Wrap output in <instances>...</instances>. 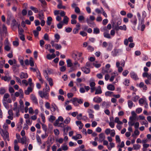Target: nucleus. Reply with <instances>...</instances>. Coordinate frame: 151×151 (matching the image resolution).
<instances>
[{
  "label": "nucleus",
  "instance_id": "nucleus-1",
  "mask_svg": "<svg viewBox=\"0 0 151 151\" xmlns=\"http://www.w3.org/2000/svg\"><path fill=\"white\" fill-rule=\"evenodd\" d=\"M45 90H46L45 88H44L43 89V91H39L38 93L40 96L42 98H45L46 99H48V93H47L46 91H44Z\"/></svg>",
  "mask_w": 151,
  "mask_h": 151
},
{
  "label": "nucleus",
  "instance_id": "nucleus-2",
  "mask_svg": "<svg viewBox=\"0 0 151 151\" xmlns=\"http://www.w3.org/2000/svg\"><path fill=\"white\" fill-rule=\"evenodd\" d=\"M115 29L116 31H118L119 29L125 31L127 29V27L125 25H124L123 26H115Z\"/></svg>",
  "mask_w": 151,
  "mask_h": 151
},
{
  "label": "nucleus",
  "instance_id": "nucleus-3",
  "mask_svg": "<svg viewBox=\"0 0 151 151\" xmlns=\"http://www.w3.org/2000/svg\"><path fill=\"white\" fill-rule=\"evenodd\" d=\"M133 42V38L132 37H130L128 38V39H126L124 40V44L126 46H127L128 44V42Z\"/></svg>",
  "mask_w": 151,
  "mask_h": 151
},
{
  "label": "nucleus",
  "instance_id": "nucleus-4",
  "mask_svg": "<svg viewBox=\"0 0 151 151\" xmlns=\"http://www.w3.org/2000/svg\"><path fill=\"white\" fill-rule=\"evenodd\" d=\"M31 99L32 102L35 104H38L37 100L35 95L33 94H31Z\"/></svg>",
  "mask_w": 151,
  "mask_h": 151
},
{
  "label": "nucleus",
  "instance_id": "nucleus-5",
  "mask_svg": "<svg viewBox=\"0 0 151 151\" xmlns=\"http://www.w3.org/2000/svg\"><path fill=\"white\" fill-rule=\"evenodd\" d=\"M142 76L144 78L146 77L148 80H151V74L147 72H144L143 73Z\"/></svg>",
  "mask_w": 151,
  "mask_h": 151
},
{
  "label": "nucleus",
  "instance_id": "nucleus-6",
  "mask_svg": "<svg viewBox=\"0 0 151 151\" xmlns=\"http://www.w3.org/2000/svg\"><path fill=\"white\" fill-rule=\"evenodd\" d=\"M1 132L3 133V134H1V136H3V135H4L5 136V138L9 136V134L7 131H4L2 129L0 128V133L1 134Z\"/></svg>",
  "mask_w": 151,
  "mask_h": 151
},
{
  "label": "nucleus",
  "instance_id": "nucleus-7",
  "mask_svg": "<svg viewBox=\"0 0 151 151\" xmlns=\"http://www.w3.org/2000/svg\"><path fill=\"white\" fill-rule=\"evenodd\" d=\"M137 18L135 16H134V17L130 20L131 22L134 26H136L137 24Z\"/></svg>",
  "mask_w": 151,
  "mask_h": 151
},
{
  "label": "nucleus",
  "instance_id": "nucleus-8",
  "mask_svg": "<svg viewBox=\"0 0 151 151\" xmlns=\"http://www.w3.org/2000/svg\"><path fill=\"white\" fill-rule=\"evenodd\" d=\"M82 70L86 74L89 73L90 72V70L89 68H86L85 67H83L81 68Z\"/></svg>",
  "mask_w": 151,
  "mask_h": 151
},
{
  "label": "nucleus",
  "instance_id": "nucleus-9",
  "mask_svg": "<svg viewBox=\"0 0 151 151\" xmlns=\"http://www.w3.org/2000/svg\"><path fill=\"white\" fill-rule=\"evenodd\" d=\"M131 77L133 79L136 80L139 78L136 73L134 72H132L130 73Z\"/></svg>",
  "mask_w": 151,
  "mask_h": 151
},
{
  "label": "nucleus",
  "instance_id": "nucleus-10",
  "mask_svg": "<svg viewBox=\"0 0 151 151\" xmlns=\"http://www.w3.org/2000/svg\"><path fill=\"white\" fill-rule=\"evenodd\" d=\"M20 77L21 78H27L28 77V75L27 73L21 72L20 74Z\"/></svg>",
  "mask_w": 151,
  "mask_h": 151
},
{
  "label": "nucleus",
  "instance_id": "nucleus-11",
  "mask_svg": "<svg viewBox=\"0 0 151 151\" xmlns=\"http://www.w3.org/2000/svg\"><path fill=\"white\" fill-rule=\"evenodd\" d=\"M32 89L31 87H28L27 89L24 91V93L26 95H28L32 91Z\"/></svg>",
  "mask_w": 151,
  "mask_h": 151
},
{
  "label": "nucleus",
  "instance_id": "nucleus-12",
  "mask_svg": "<svg viewBox=\"0 0 151 151\" xmlns=\"http://www.w3.org/2000/svg\"><path fill=\"white\" fill-rule=\"evenodd\" d=\"M52 108H53V111H59V109L58 106L56 105V104L54 103H52L51 104ZM51 111H52V110H51Z\"/></svg>",
  "mask_w": 151,
  "mask_h": 151
},
{
  "label": "nucleus",
  "instance_id": "nucleus-13",
  "mask_svg": "<svg viewBox=\"0 0 151 151\" xmlns=\"http://www.w3.org/2000/svg\"><path fill=\"white\" fill-rule=\"evenodd\" d=\"M102 91L101 90V87L99 86L98 87V88L96 90L95 94H98L101 93Z\"/></svg>",
  "mask_w": 151,
  "mask_h": 151
},
{
  "label": "nucleus",
  "instance_id": "nucleus-14",
  "mask_svg": "<svg viewBox=\"0 0 151 151\" xmlns=\"http://www.w3.org/2000/svg\"><path fill=\"white\" fill-rule=\"evenodd\" d=\"M70 101H72L73 104L75 106H79V104H78L77 102V98H73V100H71Z\"/></svg>",
  "mask_w": 151,
  "mask_h": 151
},
{
  "label": "nucleus",
  "instance_id": "nucleus-15",
  "mask_svg": "<svg viewBox=\"0 0 151 151\" xmlns=\"http://www.w3.org/2000/svg\"><path fill=\"white\" fill-rule=\"evenodd\" d=\"M93 101L96 103H100L102 101V99L100 97H95L93 99Z\"/></svg>",
  "mask_w": 151,
  "mask_h": 151
},
{
  "label": "nucleus",
  "instance_id": "nucleus-16",
  "mask_svg": "<svg viewBox=\"0 0 151 151\" xmlns=\"http://www.w3.org/2000/svg\"><path fill=\"white\" fill-rule=\"evenodd\" d=\"M52 21V19L51 17H49L47 18L46 23L48 25L50 26Z\"/></svg>",
  "mask_w": 151,
  "mask_h": 151
},
{
  "label": "nucleus",
  "instance_id": "nucleus-17",
  "mask_svg": "<svg viewBox=\"0 0 151 151\" xmlns=\"http://www.w3.org/2000/svg\"><path fill=\"white\" fill-rule=\"evenodd\" d=\"M99 140L101 142L104 141L105 138V136L103 133H101L99 134Z\"/></svg>",
  "mask_w": 151,
  "mask_h": 151
},
{
  "label": "nucleus",
  "instance_id": "nucleus-18",
  "mask_svg": "<svg viewBox=\"0 0 151 151\" xmlns=\"http://www.w3.org/2000/svg\"><path fill=\"white\" fill-rule=\"evenodd\" d=\"M82 138V135L79 134H77L76 136H73L72 137L73 139L76 140H77L78 139H81Z\"/></svg>",
  "mask_w": 151,
  "mask_h": 151
},
{
  "label": "nucleus",
  "instance_id": "nucleus-19",
  "mask_svg": "<svg viewBox=\"0 0 151 151\" xmlns=\"http://www.w3.org/2000/svg\"><path fill=\"white\" fill-rule=\"evenodd\" d=\"M107 88L108 90L110 91H114L115 89L114 86L112 84H109L107 86Z\"/></svg>",
  "mask_w": 151,
  "mask_h": 151
},
{
  "label": "nucleus",
  "instance_id": "nucleus-20",
  "mask_svg": "<svg viewBox=\"0 0 151 151\" xmlns=\"http://www.w3.org/2000/svg\"><path fill=\"white\" fill-rule=\"evenodd\" d=\"M89 113V117L90 118H94V115L92 114L93 112V111L91 109H89L88 111Z\"/></svg>",
  "mask_w": 151,
  "mask_h": 151
},
{
  "label": "nucleus",
  "instance_id": "nucleus-21",
  "mask_svg": "<svg viewBox=\"0 0 151 151\" xmlns=\"http://www.w3.org/2000/svg\"><path fill=\"white\" fill-rule=\"evenodd\" d=\"M76 123L78 125H79V129H81L82 128L83 125L81 121H76Z\"/></svg>",
  "mask_w": 151,
  "mask_h": 151
},
{
  "label": "nucleus",
  "instance_id": "nucleus-22",
  "mask_svg": "<svg viewBox=\"0 0 151 151\" xmlns=\"http://www.w3.org/2000/svg\"><path fill=\"white\" fill-rule=\"evenodd\" d=\"M67 66L68 67H71L73 66V64L71 62V60L70 59L67 60Z\"/></svg>",
  "mask_w": 151,
  "mask_h": 151
},
{
  "label": "nucleus",
  "instance_id": "nucleus-23",
  "mask_svg": "<svg viewBox=\"0 0 151 151\" xmlns=\"http://www.w3.org/2000/svg\"><path fill=\"white\" fill-rule=\"evenodd\" d=\"M47 80L49 82V83L50 86H52L53 85V81L52 79L51 78L47 77Z\"/></svg>",
  "mask_w": 151,
  "mask_h": 151
},
{
  "label": "nucleus",
  "instance_id": "nucleus-24",
  "mask_svg": "<svg viewBox=\"0 0 151 151\" xmlns=\"http://www.w3.org/2000/svg\"><path fill=\"white\" fill-rule=\"evenodd\" d=\"M24 58L22 56L19 57L18 59L19 60L20 64L22 66H23L24 65Z\"/></svg>",
  "mask_w": 151,
  "mask_h": 151
},
{
  "label": "nucleus",
  "instance_id": "nucleus-25",
  "mask_svg": "<svg viewBox=\"0 0 151 151\" xmlns=\"http://www.w3.org/2000/svg\"><path fill=\"white\" fill-rule=\"evenodd\" d=\"M57 8L59 9H65L66 7L65 6L62 5V2L58 4L57 5Z\"/></svg>",
  "mask_w": 151,
  "mask_h": 151
},
{
  "label": "nucleus",
  "instance_id": "nucleus-26",
  "mask_svg": "<svg viewBox=\"0 0 151 151\" xmlns=\"http://www.w3.org/2000/svg\"><path fill=\"white\" fill-rule=\"evenodd\" d=\"M26 137L25 136H24L21 138L20 142L22 144H24L26 142Z\"/></svg>",
  "mask_w": 151,
  "mask_h": 151
},
{
  "label": "nucleus",
  "instance_id": "nucleus-27",
  "mask_svg": "<svg viewBox=\"0 0 151 151\" xmlns=\"http://www.w3.org/2000/svg\"><path fill=\"white\" fill-rule=\"evenodd\" d=\"M30 9L35 13H37L38 12V9L34 6H31L30 7Z\"/></svg>",
  "mask_w": 151,
  "mask_h": 151
},
{
  "label": "nucleus",
  "instance_id": "nucleus-28",
  "mask_svg": "<svg viewBox=\"0 0 151 151\" xmlns=\"http://www.w3.org/2000/svg\"><path fill=\"white\" fill-rule=\"evenodd\" d=\"M78 52H74L72 54V58L74 59L75 60H76L77 57L78 56Z\"/></svg>",
  "mask_w": 151,
  "mask_h": 151
},
{
  "label": "nucleus",
  "instance_id": "nucleus-29",
  "mask_svg": "<svg viewBox=\"0 0 151 151\" xmlns=\"http://www.w3.org/2000/svg\"><path fill=\"white\" fill-rule=\"evenodd\" d=\"M17 40L13 41V44L14 46L16 47H17L19 45V43L18 41L19 40L17 38H16Z\"/></svg>",
  "mask_w": 151,
  "mask_h": 151
},
{
  "label": "nucleus",
  "instance_id": "nucleus-30",
  "mask_svg": "<svg viewBox=\"0 0 151 151\" xmlns=\"http://www.w3.org/2000/svg\"><path fill=\"white\" fill-rule=\"evenodd\" d=\"M55 42H58L59 41V40L60 38V35L58 33L56 34L55 35Z\"/></svg>",
  "mask_w": 151,
  "mask_h": 151
},
{
  "label": "nucleus",
  "instance_id": "nucleus-31",
  "mask_svg": "<svg viewBox=\"0 0 151 151\" xmlns=\"http://www.w3.org/2000/svg\"><path fill=\"white\" fill-rule=\"evenodd\" d=\"M2 80H4L5 81H9L11 79L10 77H7L6 76H5L4 77L2 76L1 78Z\"/></svg>",
  "mask_w": 151,
  "mask_h": 151
},
{
  "label": "nucleus",
  "instance_id": "nucleus-32",
  "mask_svg": "<svg viewBox=\"0 0 151 151\" xmlns=\"http://www.w3.org/2000/svg\"><path fill=\"white\" fill-rule=\"evenodd\" d=\"M114 122H115L117 123L118 124H123L122 122L119 120V119L118 117H116L115 118Z\"/></svg>",
  "mask_w": 151,
  "mask_h": 151
},
{
  "label": "nucleus",
  "instance_id": "nucleus-33",
  "mask_svg": "<svg viewBox=\"0 0 151 151\" xmlns=\"http://www.w3.org/2000/svg\"><path fill=\"white\" fill-rule=\"evenodd\" d=\"M10 96L9 95L8 93H5L3 97V101H6L7 99L9 98Z\"/></svg>",
  "mask_w": 151,
  "mask_h": 151
},
{
  "label": "nucleus",
  "instance_id": "nucleus-34",
  "mask_svg": "<svg viewBox=\"0 0 151 151\" xmlns=\"http://www.w3.org/2000/svg\"><path fill=\"white\" fill-rule=\"evenodd\" d=\"M128 107L130 109H131L133 106V103L131 100H128Z\"/></svg>",
  "mask_w": 151,
  "mask_h": 151
},
{
  "label": "nucleus",
  "instance_id": "nucleus-35",
  "mask_svg": "<svg viewBox=\"0 0 151 151\" xmlns=\"http://www.w3.org/2000/svg\"><path fill=\"white\" fill-rule=\"evenodd\" d=\"M140 145L138 144H134L133 145V148L134 150H138L140 148Z\"/></svg>",
  "mask_w": 151,
  "mask_h": 151
},
{
  "label": "nucleus",
  "instance_id": "nucleus-36",
  "mask_svg": "<svg viewBox=\"0 0 151 151\" xmlns=\"http://www.w3.org/2000/svg\"><path fill=\"white\" fill-rule=\"evenodd\" d=\"M68 19L69 18L67 16H64L63 19V22L65 24H67Z\"/></svg>",
  "mask_w": 151,
  "mask_h": 151
},
{
  "label": "nucleus",
  "instance_id": "nucleus-37",
  "mask_svg": "<svg viewBox=\"0 0 151 151\" xmlns=\"http://www.w3.org/2000/svg\"><path fill=\"white\" fill-rule=\"evenodd\" d=\"M114 93L113 92L107 91L105 93V95L106 96H111Z\"/></svg>",
  "mask_w": 151,
  "mask_h": 151
},
{
  "label": "nucleus",
  "instance_id": "nucleus-38",
  "mask_svg": "<svg viewBox=\"0 0 151 151\" xmlns=\"http://www.w3.org/2000/svg\"><path fill=\"white\" fill-rule=\"evenodd\" d=\"M100 32V30L99 28H94L93 30V33L95 34H98Z\"/></svg>",
  "mask_w": 151,
  "mask_h": 151
},
{
  "label": "nucleus",
  "instance_id": "nucleus-39",
  "mask_svg": "<svg viewBox=\"0 0 151 151\" xmlns=\"http://www.w3.org/2000/svg\"><path fill=\"white\" fill-rule=\"evenodd\" d=\"M18 29L19 34V35L23 34L22 33L24 32V30L22 28H20L19 26L18 27Z\"/></svg>",
  "mask_w": 151,
  "mask_h": 151
},
{
  "label": "nucleus",
  "instance_id": "nucleus-40",
  "mask_svg": "<svg viewBox=\"0 0 151 151\" xmlns=\"http://www.w3.org/2000/svg\"><path fill=\"white\" fill-rule=\"evenodd\" d=\"M70 118L69 117H67L66 119H65L64 121V123L66 124H68L70 122Z\"/></svg>",
  "mask_w": 151,
  "mask_h": 151
},
{
  "label": "nucleus",
  "instance_id": "nucleus-41",
  "mask_svg": "<svg viewBox=\"0 0 151 151\" xmlns=\"http://www.w3.org/2000/svg\"><path fill=\"white\" fill-rule=\"evenodd\" d=\"M80 29V28H75L73 29V33L76 34L78 32V31Z\"/></svg>",
  "mask_w": 151,
  "mask_h": 151
},
{
  "label": "nucleus",
  "instance_id": "nucleus-42",
  "mask_svg": "<svg viewBox=\"0 0 151 151\" xmlns=\"http://www.w3.org/2000/svg\"><path fill=\"white\" fill-rule=\"evenodd\" d=\"M56 118L55 116L53 115H51L50 116V118H49V120L50 122H52Z\"/></svg>",
  "mask_w": 151,
  "mask_h": 151
},
{
  "label": "nucleus",
  "instance_id": "nucleus-43",
  "mask_svg": "<svg viewBox=\"0 0 151 151\" xmlns=\"http://www.w3.org/2000/svg\"><path fill=\"white\" fill-rule=\"evenodd\" d=\"M36 139L37 141V142L40 144H41L42 143L41 140V139L40 137V136L37 135L36 136Z\"/></svg>",
  "mask_w": 151,
  "mask_h": 151
},
{
  "label": "nucleus",
  "instance_id": "nucleus-44",
  "mask_svg": "<svg viewBox=\"0 0 151 151\" xmlns=\"http://www.w3.org/2000/svg\"><path fill=\"white\" fill-rule=\"evenodd\" d=\"M6 101H3V103L5 107L8 109L9 108V104Z\"/></svg>",
  "mask_w": 151,
  "mask_h": 151
},
{
  "label": "nucleus",
  "instance_id": "nucleus-45",
  "mask_svg": "<svg viewBox=\"0 0 151 151\" xmlns=\"http://www.w3.org/2000/svg\"><path fill=\"white\" fill-rule=\"evenodd\" d=\"M62 149L63 150L66 151L68 149V147L67 145H66L65 144H63V146L62 147Z\"/></svg>",
  "mask_w": 151,
  "mask_h": 151
},
{
  "label": "nucleus",
  "instance_id": "nucleus-46",
  "mask_svg": "<svg viewBox=\"0 0 151 151\" xmlns=\"http://www.w3.org/2000/svg\"><path fill=\"white\" fill-rule=\"evenodd\" d=\"M55 48L57 50L60 49L62 48V46L60 45H58L57 43H56Z\"/></svg>",
  "mask_w": 151,
  "mask_h": 151
},
{
  "label": "nucleus",
  "instance_id": "nucleus-47",
  "mask_svg": "<svg viewBox=\"0 0 151 151\" xmlns=\"http://www.w3.org/2000/svg\"><path fill=\"white\" fill-rule=\"evenodd\" d=\"M6 92L5 90L3 88H1L0 89V94L1 95L4 94Z\"/></svg>",
  "mask_w": 151,
  "mask_h": 151
},
{
  "label": "nucleus",
  "instance_id": "nucleus-48",
  "mask_svg": "<svg viewBox=\"0 0 151 151\" xmlns=\"http://www.w3.org/2000/svg\"><path fill=\"white\" fill-rule=\"evenodd\" d=\"M42 128L43 129V130L44 131H45V132H46V131H47V126L45 124H42Z\"/></svg>",
  "mask_w": 151,
  "mask_h": 151
},
{
  "label": "nucleus",
  "instance_id": "nucleus-49",
  "mask_svg": "<svg viewBox=\"0 0 151 151\" xmlns=\"http://www.w3.org/2000/svg\"><path fill=\"white\" fill-rule=\"evenodd\" d=\"M86 21L88 25L89 26L91 27L92 25V23L91 20H90L89 19L87 18L86 19Z\"/></svg>",
  "mask_w": 151,
  "mask_h": 151
},
{
  "label": "nucleus",
  "instance_id": "nucleus-50",
  "mask_svg": "<svg viewBox=\"0 0 151 151\" xmlns=\"http://www.w3.org/2000/svg\"><path fill=\"white\" fill-rule=\"evenodd\" d=\"M116 140L117 142L120 143L121 142V140L119 136L118 135L116 136Z\"/></svg>",
  "mask_w": 151,
  "mask_h": 151
},
{
  "label": "nucleus",
  "instance_id": "nucleus-51",
  "mask_svg": "<svg viewBox=\"0 0 151 151\" xmlns=\"http://www.w3.org/2000/svg\"><path fill=\"white\" fill-rule=\"evenodd\" d=\"M80 34L83 37H85L87 35V33L84 31H81L80 32Z\"/></svg>",
  "mask_w": 151,
  "mask_h": 151
},
{
  "label": "nucleus",
  "instance_id": "nucleus-52",
  "mask_svg": "<svg viewBox=\"0 0 151 151\" xmlns=\"http://www.w3.org/2000/svg\"><path fill=\"white\" fill-rule=\"evenodd\" d=\"M84 19V17L83 15H80L78 17V19L79 22H81Z\"/></svg>",
  "mask_w": 151,
  "mask_h": 151
},
{
  "label": "nucleus",
  "instance_id": "nucleus-53",
  "mask_svg": "<svg viewBox=\"0 0 151 151\" xmlns=\"http://www.w3.org/2000/svg\"><path fill=\"white\" fill-rule=\"evenodd\" d=\"M29 64L32 67L34 66V62L32 58H30L29 60Z\"/></svg>",
  "mask_w": 151,
  "mask_h": 151
},
{
  "label": "nucleus",
  "instance_id": "nucleus-54",
  "mask_svg": "<svg viewBox=\"0 0 151 151\" xmlns=\"http://www.w3.org/2000/svg\"><path fill=\"white\" fill-rule=\"evenodd\" d=\"M39 19L40 20L43 19H44V14L43 13H39L38 14Z\"/></svg>",
  "mask_w": 151,
  "mask_h": 151
},
{
  "label": "nucleus",
  "instance_id": "nucleus-55",
  "mask_svg": "<svg viewBox=\"0 0 151 151\" xmlns=\"http://www.w3.org/2000/svg\"><path fill=\"white\" fill-rule=\"evenodd\" d=\"M63 25V24L62 23V22H60L59 23L57 24V27L58 29H61Z\"/></svg>",
  "mask_w": 151,
  "mask_h": 151
},
{
  "label": "nucleus",
  "instance_id": "nucleus-56",
  "mask_svg": "<svg viewBox=\"0 0 151 151\" xmlns=\"http://www.w3.org/2000/svg\"><path fill=\"white\" fill-rule=\"evenodd\" d=\"M104 37L107 38H110L111 37L109 34L107 33H104Z\"/></svg>",
  "mask_w": 151,
  "mask_h": 151
},
{
  "label": "nucleus",
  "instance_id": "nucleus-57",
  "mask_svg": "<svg viewBox=\"0 0 151 151\" xmlns=\"http://www.w3.org/2000/svg\"><path fill=\"white\" fill-rule=\"evenodd\" d=\"M33 33L35 37H38L39 35V32L36 30L33 31Z\"/></svg>",
  "mask_w": 151,
  "mask_h": 151
},
{
  "label": "nucleus",
  "instance_id": "nucleus-58",
  "mask_svg": "<svg viewBox=\"0 0 151 151\" xmlns=\"http://www.w3.org/2000/svg\"><path fill=\"white\" fill-rule=\"evenodd\" d=\"M129 83V80H127V79H125L124 80V81L123 83L126 86H128Z\"/></svg>",
  "mask_w": 151,
  "mask_h": 151
},
{
  "label": "nucleus",
  "instance_id": "nucleus-59",
  "mask_svg": "<svg viewBox=\"0 0 151 151\" xmlns=\"http://www.w3.org/2000/svg\"><path fill=\"white\" fill-rule=\"evenodd\" d=\"M75 12L77 14H80V10L78 7H75Z\"/></svg>",
  "mask_w": 151,
  "mask_h": 151
},
{
  "label": "nucleus",
  "instance_id": "nucleus-60",
  "mask_svg": "<svg viewBox=\"0 0 151 151\" xmlns=\"http://www.w3.org/2000/svg\"><path fill=\"white\" fill-rule=\"evenodd\" d=\"M93 65L95 66L96 68H98L100 67L101 65V64L100 63H93Z\"/></svg>",
  "mask_w": 151,
  "mask_h": 151
},
{
  "label": "nucleus",
  "instance_id": "nucleus-61",
  "mask_svg": "<svg viewBox=\"0 0 151 151\" xmlns=\"http://www.w3.org/2000/svg\"><path fill=\"white\" fill-rule=\"evenodd\" d=\"M145 101L143 99H140L139 100V102L140 104H142L143 103H145Z\"/></svg>",
  "mask_w": 151,
  "mask_h": 151
},
{
  "label": "nucleus",
  "instance_id": "nucleus-62",
  "mask_svg": "<svg viewBox=\"0 0 151 151\" xmlns=\"http://www.w3.org/2000/svg\"><path fill=\"white\" fill-rule=\"evenodd\" d=\"M128 73V71L127 70H125L123 72L122 74L124 76H126Z\"/></svg>",
  "mask_w": 151,
  "mask_h": 151
},
{
  "label": "nucleus",
  "instance_id": "nucleus-63",
  "mask_svg": "<svg viewBox=\"0 0 151 151\" xmlns=\"http://www.w3.org/2000/svg\"><path fill=\"white\" fill-rule=\"evenodd\" d=\"M54 132L55 135L56 136L58 135L59 134V131L57 129H54Z\"/></svg>",
  "mask_w": 151,
  "mask_h": 151
},
{
  "label": "nucleus",
  "instance_id": "nucleus-64",
  "mask_svg": "<svg viewBox=\"0 0 151 151\" xmlns=\"http://www.w3.org/2000/svg\"><path fill=\"white\" fill-rule=\"evenodd\" d=\"M27 11L25 9H23L22 12V14L23 16H25L27 14Z\"/></svg>",
  "mask_w": 151,
  "mask_h": 151
}]
</instances>
